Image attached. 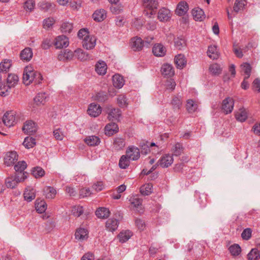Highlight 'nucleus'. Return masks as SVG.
<instances>
[{
    "mask_svg": "<svg viewBox=\"0 0 260 260\" xmlns=\"http://www.w3.org/2000/svg\"><path fill=\"white\" fill-rule=\"evenodd\" d=\"M43 80L41 74L34 70L31 66L25 68L23 74V82L26 85H28L32 82L36 84H39Z\"/></svg>",
    "mask_w": 260,
    "mask_h": 260,
    "instance_id": "1",
    "label": "nucleus"
},
{
    "mask_svg": "<svg viewBox=\"0 0 260 260\" xmlns=\"http://www.w3.org/2000/svg\"><path fill=\"white\" fill-rule=\"evenodd\" d=\"M144 13L149 17L155 14L156 10L159 6L158 0H142Z\"/></svg>",
    "mask_w": 260,
    "mask_h": 260,
    "instance_id": "2",
    "label": "nucleus"
},
{
    "mask_svg": "<svg viewBox=\"0 0 260 260\" xmlns=\"http://www.w3.org/2000/svg\"><path fill=\"white\" fill-rule=\"evenodd\" d=\"M26 172H23V174L21 175V177H20L18 175H11L7 177L5 180V184L8 188H13L15 187L19 182L23 181L26 178L25 175Z\"/></svg>",
    "mask_w": 260,
    "mask_h": 260,
    "instance_id": "3",
    "label": "nucleus"
},
{
    "mask_svg": "<svg viewBox=\"0 0 260 260\" xmlns=\"http://www.w3.org/2000/svg\"><path fill=\"white\" fill-rule=\"evenodd\" d=\"M18 159V155L15 151H10L6 153L4 157V164L7 166H13Z\"/></svg>",
    "mask_w": 260,
    "mask_h": 260,
    "instance_id": "4",
    "label": "nucleus"
},
{
    "mask_svg": "<svg viewBox=\"0 0 260 260\" xmlns=\"http://www.w3.org/2000/svg\"><path fill=\"white\" fill-rule=\"evenodd\" d=\"M4 124L8 126L11 127L15 123V114L14 111L7 112L3 117Z\"/></svg>",
    "mask_w": 260,
    "mask_h": 260,
    "instance_id": "5",
    "label": "nucleus"
},
{
    "mask_svg": "<svg viewBox=\"0 0 260 260\" xmlns=\"http://www.w3.org/2000/svg\"><path fill=\"white\" fill-rule=\"evenodd\" d=\"M74 57L82 61L93 59L92 56L84 51L82 49L78 48L74 52Z\"/></svg>",
    "mask_w": 260,
    "mask_h": 260,
    "instance_id": "6",
    "label": "nucleus"
},
{
    "mask_svg": "<svg viewBox=\"0 0 260 260\" xmlns=\"http://www.w3.org/2000/svg\"><path fill=\"white\" fill-rule=\"evenodd\" d=\"M172 16L171 11L166 8H161L160 9L157 13V18L161 22H167L169 21Z\"/></svg>",
    "mask_w": 260,
    "mask_h": 260,
    "instance_id": "7",
    "label": "nucleus"
},
{
    "mask_svg": "<svg viewBox=\"0 0 260 260\" xmlns=\"http://www.w3.org/2000/svg\"><path fill=\"white\" fill-rule=\"evenodd\" d=\"M96 38L93 36H89L84 38L82 41V46L87 50L92 49L96 44Z\"/></svg>",
    "mask_w": 260,
    "mask_h": 260,
    "instance_id": "8",
    "label": "nucleus"
},
{
    "mask_svg": "<svg viewBox=\"0 0 260 260\" xmlns=\"http://www.w3.org/2000/svg\"><path fill=\"white\" fill-rule=\"evenodd\" d=\"M173 156L170 154H166L161 156L157 164L162 168H168L173 164Z\"/></svg>",
    "mask_w": 260,
    "mask_h": 260,
    "instance_id": "9",
    "label": "nucleus"
},
{
    "mask_svg": "<svg viewBox=\"0 0 260 260\" xmlns=\"http://www.w3.org/2000/svg\"><path fill=\"white\" fill-rule=\"evenodd\" d=\"M126 156L129 159L136 160L140 157V150L136 147L131 146L129 147L126 151Z\"/></svg>",
    "mask_w": 260,
    "mask_h": 260,
    "instance_id": "10",
    "label": "nucleus"
},
{
    "mask_svg": "<svg viewBox=\"0 0 260 260\" xmlns=\"http://www.w3.org/2000/svg\"><path fill=\"white\" fill-rule=\"evenodd\" d=\"M234 100L231 98H228L222 101V109L225 114L231 113L234 107Z\"/></svg>",
    "mask_w": 260,
    "mask_h": 260,
    "instance_id": "11",
    "label": "nucleus"
},
{
    "mask_svg": "<svg viewBox=\"0 0 260 260\" xmlns=\"http://www.w3.org/2000/svg\"><path fill=\"white\" fill-rule=\"evenodd\" d=\"M69 44L68 38L64 36H59L55 39L54 45L56 48H62L67 47Z\"/></svg>",
    "mask_w": 260,
    "mask_h": 260,
    "instance_id": "12",
    "label": "nucleus"
},
{
    "mask_svg": "<svg viewBox=\"0 0 260 260\" xmlns=\"http://www.w3.org/2000/svg\"><path fill=\"white\" fill-rule=\"evenodd\" d=\"M102 112V108L98 104L91 103L89 105L87 110L88 114L92 117H95L99 116Z\"/></svg>",
    "mask_w": 260,
    "mask_h": 260,
    "instance_id": "13",
    "label": "nucleus"
},
{
    "mask_svg": "<svg viewBox=\"0 0 260 260\" xmlns=\"http://www.w3.org/2000/svg\"><path fill=\"white\" fill-rule=\"evenodd\" d=\"M22 131L27 135H32L37 131L35 123L31 120L26 121L22 127Z\"/></svg>",
    "mask_w": 260,
    "mask_h": 260,
    "instance_id": "14",
    "label": "nucleus"
},
{
    "mask_svg": "<svg viewBox=\"0 0 260 260\" xmlns=\"http://www.w3.org/2000/svg\"><path fill=\"white\" fill-rule=\"evenodd\" d=\"M131 46L134 51H140L145 46L144 42L140 37H134L131 40Z\"/></svg>",
    "mask_w": 260,
    "mask_h": 260,
    "instance_id": "15",
    "label": "nucleus"
},
{
    "mask_svg": "<svg viewBox=\"0 0 260 260\" xmlns=\"http://www.w3.org/2000/svg\"><path fill=\"white\" fill-rule=\"evenodd\" d=\"M108 118L110 120H118L121 115L120 109L109 107L108 108Z\"/></svg>",
    "mask_w": 260,
    "mask_h": 260,
    "instance_id": "16",
    "label": "nucleus"
},
{
    "mask_svg": "<svg viewBox=\"0 0 260 260\" xmlns=\"http://www.w3.org/2000/svg\"><path fill=\"white\" fill-rule=\"evenodd\" d=\"M188 10V6L185 1L180 2L177 6L175 13L179 16H183L186 14Z\"/></svg>",
    "mask_w": 260,
    "mask_h": 260,
    "instance_id": "17",
    "label": "nucleus"
},
{
    "mask_svg": "<svg viewBox=\"0 0 260 260\" xmlns=\"http://www.w3.org/2000/svg\"><path fill=\"white\" fill-rule=\"evenodd\" d=\"M88 234V232L87 229L80 228L77 229L75 236L76 239L80 241H83L87 239Z\"/></svg>",
    "mask_w": 260,
    "mask_h": 260,
    "instance_id": "18",
    "label": "nucleus"
},
{
    "mask_svg": "<svg viewBox=\"0 0 260 260\" xmlns=\"http://www.w3.org/2000/svg\"><path fill=\"white\" fill-rule=\"evenodd\" d=\"M85 143L89 146H98L101 143L100 138L96 136H89L84 139Z\"/></svg>",
    "mask_w": 260,
    "mask_h": 260,
    "instance_id": "19",
    "label": "nucleus"
},
{
    "mask_svg": "<svg viewBox=\"0 0 260 260\" xmlns=\"http://www.w3.org/2000/svg\"><path fill=\"white\" fill-rule=\"evenodd\" d=\"M107 16V13L104 9L96 10L92 14L93 19L97 22L103 21Z\"/></svg>",
    "mask_w": 260,
    "mask_h": 260,
    "instance_id": "20",
    "label": "nucleus"
},
{
    "mask_svg": "<svg viewBox=\"0 0 260 260\" xmlns=\"http://www.w3.org/2000/svg\"><path fill=\"white\" fill-rule=\"evenodd\" d=\"M107 69L106 63L104 61H99L95 66L96 72L100 75H105L106 73Z\"/></svg>",
    "mask_w": 260,
    "mask_h": 260,
    "instance_id": "21",
    "label": "nucleus"
},
{
    "mask_svg": "<svg viewBox=\"0 0 260 260\" xmlns=\"http://www.w3.org/2000/svg\"><path fill=\"white\" fill-rule=\"evenodd\" d=\"M161 74L167 77H171L174 75V71L173 67L168 63L162 65L161 68Z\"/></svg>",
    "mask_w": 260,
    "mask_h": 260,
    "instance_id": "22",
    "label": "nucleus"
},
{
    "mask_svg": "<svg viewBox=\"0 0 260 260\" xmlns=\"http://www.w3.org/2000/svg\"><path fill=\"white\" fill-rule=\"evenodd\" d=\"M74 56V52L71 51L66 50L61 51L58 55V59L59 60H70Z\"/></svg>",
    "mask_w": 260,
    "mask_h": 260,
    "instance_id": "23",
    "label": "nucleus"
},
{
    "mask_svg": "<svg viewBox=\"0 0 260 260\" xmlns=\"http://www.w3.org/2000/svg\"><path fill=\"white\" fill-rule=\"evenodd\" d=\"M118 125L115 123H110L105 126V134L108 136H111L118 131Z\"/></svg>",
    "mask_w": 260,
    "mask_h": 260,
    "instance_id": "24",
    "label": "nucleus"
},
{
    "mask_svg": "<svg viewBox=\"0 0 260 260\" xmlns=\"http://www.w3.org/2000/svg\"><path fill=\"white\" fill-rule=\"evenodd\" d=\"M131 204L133 206L134 209L140 212L141 209L142 201L137 196L131 197L129 199Z\"/></svg>",
    "mask_w": 260,
    "mask_h": 260,
    "instance_id": "25",
    "label": "nucleus"
},
{
    "mask_svg": "<svg viewBox=\"0 0 260 260\" xmlns=\"http://www.w3.org/2000/svg\"><path fill=\"white\" fill-rule=\"evenodd\" d=\"M192 15L196 21H201L205 18L203 10L199 8L193 9L192 10Z\"/></svg>",
    "mask_w": 260,
    "mask_h": 260,
    "instance_id": "26",
    "label": "nucleus"
},
{
    "mask_svg": "<svg viewBox=\"0 0 260 260\" xmlns=\"http://www.w3.org/2000/svg\"><path fill=\"white\" fill-rule=\"evenodd\" d=\"M118 223V220L114 218H110L106 223V229L109 231L113 232L117 230Z\"/></svg>",
    "mask_w": 260,
    "mask_h": 260,
    "instance_id": "27",
    "label": "nucleus"
},
{
    "mask_svg": "<svg viewBox=\"0 0 260 260\" xmlns=\"http://www.w3.org/2000/svg\"><path fill=\"white\" fill-rule=\"evenodd\" d=\"M152 52L155 56H163L165 55L166 50L161 44H158L154 46Z\"/></svg>",
    "mask_w": 260,
    "mask_h": 260,
    "instance_id": "28",
    "label": "nucleus"
},
{
    "mask_svg": "<svg viewBox=\"0 0 260 260\" xmlns=\"http://www.w3.org/2000/svg\"><path fill=\"white\" fill-rule=\"evenodd\" d=\"M19 81L18 76L14 74H10L8 75L7 79V84L11 88L14 87Z\"/></svg>",
    "mask_w": 260,
    "mask_h": 260,
    "instance_id": "29",
    "label": "nucleus"
},
{
    "mask_svg": "<svg viewBox=\"0 0 260 260\" xmlns=\"http://www.w3.org/2000/svg\"><path fill=\"white\" fill-rule=\"evenodd\" d=\"M32 51L30 48H25L20 53L21 59L24 61H29L32 57Z\"/></svg>",
    "mask_w": 260,
    "mask_h": 260,
    "instance_id": "30",
    "label": "nucleus"
},
{
    "mask_svg": "<svg viewBox=\"0 0 260 260\" xmlns=\"http://www.w3.org/2000/svg\"><path fill=\"white\" fill-rule=\"evenodd\" d=\"M112 80L114 86L117 88H121L124 85V79L123 77L119 74L114 75L113 76Z\"/></svg>",
    "mask_w": 260,
    "mask_h": 260,
    "instance_id": "31",
    "label": "nucleus"
},
{
    "mask_svg": "<svg viewBox=\"0 0 260 260\" xmlns=\"http://www.w3.org/2000/svg\"><path fill=\"white\" fill-rule=\"evenodd\" d=\"M44 195L47 199H54L56 194V189L51 186H46L44 188Z\"/></svg>",
    "mask_w": 260,
    "mask_h": 260,
    "instance_id": "32",
    "label": "nucleus"
},
{
    "mask_svg": "<svg viewBox=\"0 0 260 260\" xmlns=\"http://www.w3.org/2000/svg\"><path fill=\"white\" fill-rule=\"evenodd\" d=\"M176 67L179 69H183L186 64V60L184 55L181 54L176 55L174 59Z\"/></svg>",
    "mask_w": 260,
    "mask_h": 260,
    "instance_id": "33",
    "label": "nucleus"
},
{
    "mask_svg": "<svg viewBox=\"0 0 260 260\" xmlns=\"http://www.w3.org/2000/svg\"><path fill=\"white\" fill-rule=\"evenodd\" d=\"M96 216L100 218H107L109 216L110 211L105 207H100L95 211Z\"/></svg>",
    "mask_w": 260,
    "mask_h": 260,
    "instance_id": "34",
    "label": "nucleus"
},
{
    "mask_svg": "<svg viewBox=\"0 0 260 260\" xmlns=\"http://www.w3.org/2000/svg\"><path fill=\"white\" fill-rule=\"evenodd\" d=\"M35 197L36 193L34 189L28 187L25 189L24 192V198L26 201L30 202L35 198Z\"/></svg>",
    "mask_w": 260,
    "mask_h": 260,
    "instance_id": "35",
    "label": "nucleus"
},
{
    "mask_svg": "<svg viewBox=\"0 0 260 260\" xmlns=\"http://www.w3.org/2000/svg\"><path fill=\"white\" fill-rule=\"evenodd\" d=\"M47 98L45 93H39L34 98V102L37 106L44 105L46 102Z\"/></svg>",
    "mask_w": 260,
    "mask_h": 260,
    "instance_id": "36",
    "label": "nucleus"
},
{
    "mask_svg": "<svg viewBox=\"0 0 260 260\" xmlns=\"http://www.w3.org/2000/svg\"><path fill=\"white\" fill-rule=\"evenodd\" d=\"M207 54L208 56L213 59L218 58L219 54L217 50V47L215 45H211L209 46L207 51Z\"/></svg>",
    "mask_w": 260,
    "mask_h": 260,
    "instance_id": "37",
    "label": "nucleus"
},
{
    "mask_svg": "<svg viewBox=\"0 0 260 260\" xmlns=\"http://www.w3.org/2000/svg\"><path fill=\"white\" fill-rule=\"evenodd\" d=\"M246 5L245 0H236L233 7L235 12L238 13L243 10Z\"/></svg>",
    "mask_w": 260,
    "mask_h": 260,
    "instance_id": "38",
    "label": "nucleus"
},
{
    "mask_svg": "<svg viewBox=\"0 0 260 260\" xmlns=\"http://www.w3.org/2000/svg\"><path fill=\"white\" fill-rule=\"evenodd\" d=\"M132 236V233L129 230H126L121 232L118 235V238L120 242L124 243L127 241Z\"/></svg>",
    "mask_w": 260,
    "mask_h": 260,
    "instance_id": "39",
    "label": "nucleus"
},
{
    "mask_svg": "<svg viewBox=\"0 0 260 260\" xmlns=\"http://www.w3.org/2000/svg\"><path fill=\"white\" fill-rule=\"evenodd\" d=\"M186 107V109L189 113H193L197 110L198 105L192 100L189 99L187 101Z\"/></svg>",
    "mask_w": 260,
    "mask_h": 260,
    "instance_id": "40",
    "label": "nucleus"
},
{
    "mask_svg": "<svg viewBox=\"0 0 260 260\" xmlns=\"http://www.w3.org/2000/svg\"><path fill=\"white\" fill-rule=\"evenodd\" d=\"M235 117L239 121H244L247 118V112L245 109H240L236 112Z\"/></svg>",
    "mask_w": 260,
    "mask_h": 260,
    "instance_id": "41",
    "label": "nucleus"
},
{
    "mask_svg": "<svg viewBox=\"0 0 260 260\" xmlns=\"http://www.w3.org/2000/svg\"><path fill=\"white\" fill-rule=\"evenodd\" d=\"M248 260H258L260 258V252L257 248H253L247 255Z\"/></svg>",
    "mask_w": 260,
    "mask_h": 260,
    "instance_id": "42",
    "label": "nucleus"
},
{
    "mask_svg": "<svg viewBox=\"0 0 260 260\" xmlns=\"http://www.w3.org/2000/svg\"><path fill=\"white\" fill-rule=\"evenodd\" d=\"M183 147L181 144L179 143H176L172 148L173 155L174 156H179L183 151Z\"/></svg>",
    "mask_w": 260,
    "mask_h": 260,
    "instance_id": "43",
    "label": "nucleus"
},
{
    "mask_svg": "<svg viewBox=\"0 0 260 260\" xmlns=\"http://www.w3.org/2000/svg\"><path fill=\"white\" fill-rule=\"evenodd\" d=\"M222 68L217 63H213L210 65L209 71L211 74L215 76L219 75L221 74Z\"/></svg>",
    "mask_w": 260,
    "mask_h": 260,
    "instance_id": "44",
    "label": "nucleus"
},
{
    "mask_svg": "<svg viewBox=\"0 0 260 260\" xmlns=\"http://www.w3.org/2000/svg\"><path fill=\"white\" fill-rule=\"evenodd\" d=\"M35 207L38 213H42L44 212L47 209V204L43 200L40 201H36Z\"/></svg>",
    "mask_w": 260,
    "mask_h": 260,
    "instance_id": "45",
    "label": "nucleus"
},
{
    "mask_svg": "<svg viewBox=\"0 0 260 260\" xmlns=\"http://www.w3.org/2000/svg\"><path fill=\"white\" fill-rule=\"evenodd\" d=\"M242 72H243L245 75V79H247L250 76L251 71V67L250 64L245 62L241 64V66Z\"/></svg>",
    "mask_w": 260,
    "mask_h": 260,
    "instance_id": "46",
    "label": "nucleus"
},
{
    "mask_svg": "<svg viewBox=\"0 0 260 260\" xmlns=\"http://www.w3.org/2000/svg\"><path fill=\"white\" fill-rule=\"evenodd\" d=\"M113 145L116 150H121L125 146V141L123 138H116L114 140Z\"/></svg>",
    "mask_w": 260,
    "mask_h": 260,
    "instance_id": "47",
    "label": "nucleus"
},
{
    "mask_svg": "<svg viewBox=\"0 0 260 260\" xmlns=\"http://www.w3.org/2000/svg\"><path fill=\"white\" fill-rule=\"evenodd\" d=\"M23 145L27 149L32 148L36 145V140L32 137H27L25 138Z\"/></svg>",
    "mask_w": 260,
    "mask_h": 260,
    "instance_id": "48",
    "label": "nucleus"
},
{
    "mask_svg": "<svg viewBox=\"0 0 260 260\" xmlns=\"http://www.w3.org/2000/svg\"><path fill=\"white\" fill-rule=\"evenodd\" d=\"M152 186L151 184L148 183L142 186L140 188L141 193L144 196L150 194L152 191Z\"/></svg>",
    "mask_w": 260,
    "mask_h": 260,
    "instance_id": "49",
    "label": "nucleus"
},
{
    "mask_svg": "<svg viewBox=\"0 0 260 260\" xmlns=\"http://www.w3.org/2000/svg\"><path fill=\"white\" fill-rule=\"evenodd\" d=\"M129 159L126 155H122L119 161V166L120 168L126 169L129 165Z\"/></svg>",
    "mask_w": 260,
    "mask_h": 260,
    "instance_id": "50",
    "label": "nucleus"
},
{
    "mask_svg": "<svg viewBox=\"0 0 260 260\" xmlns=\"http://www.w3.org/2000/svg\"><path fill=\"white\" fill-rule=\"evenodd\" d=\"M108 99L107 93L104 91H100L98 92L94 96V99L99 102H104Z\"/></svg>",
    "mask_w": 260,
    "mask_h": 260,
    "instance_id": "51",
    "label": "nucleus"
},
{
    "mask_svg": "<svg viewBox=\"0 0 260 260\" xmlns=\"http://www.w3.org/2000/svg\"><path fill=\"white\" fill-rule=\"evenodd\" d=\"M11 66V60L5 59L0 63V71L7 72Z\"/></svg>",
    "mask_w": 260,
    "mask_h": 260,
    "instance_id": "52",
    "label": "nucleus"
},
{
    "mask_svg": "<svg viewBox=\"0 0 260 260\" xmlns=\"http://www.w3.org/2000/svg\"><path fill=\"white\" fill-rule=\"evenodd\" d=\"M73 28V25L72 23L64 22L61 24L60 30L63 33H70L72 30Z\"/></svg>",
    "mask_w": 260,
    "mask_h": 260,
    "instance_id": "53",
    "label": "nucleus"
},
{
    "mask_svg": "<svg viewBox=\"0 0 260 260\" xmlns=\"http://www.w3.org/2000/svg\"><path fill=\"white\" fill-rule=\"evenodd\" d=\"M55 22V20L52 17H48L45 19L43 22V28L48 29L52 27Z\"/></svg>",
    "mask_w": 260,
    "mask_h": 260,
    "instance_id": "54",
    "label": "nucleus"
},
{
    "mask_svg": "<svg viewBox=\"0 0 260 260\" xmlns=\"http://www.w3.org/2000/svg\"><path fill=\"white\" fill-rule=\"evenodd\" d=\"M55 5L53 3H51L47 2H43L40 3L39 7L42 10L44 11H48L49 10L53 8Z\"/></svg>",
    "mask_w": 260,
    "mask_h": 260,
    "instance_id": "55",
    "label": "nucleus"
},
{
    "mask_svg": "<svg viewBox=\"0 0 260 260\" xmlns=\"http://www.w3.org/2000/svg\"><path fill=\"white\" fill-rule=\"evenodd\" d=\"M32 174L35 178L41 177L44 175L45 171L42 168L37 167L33 169Z\"/></svg>",
    "mask_w": 260,
    "mask_h": 260,
    "instance_id": "56",
    "label": "nucleus"
},
{
    "mask_svg": "<svg viewBox=\"0 0 260 260\" xmlns=\"http://www.w3.org/2000/svg\"><path fill=\"white\" fill-rule=\"evenodd\" d=\"M27 165L24 161H20L14 166V169L16 172L21 173L26 168Z\"/></svg>",
    "mask_w": 260,
    "mask_h": 260,
    "instance_id": "57",
    "label": "nucleus"
},
{
    "mask_svg": "<svg viewBox=\"0 0 260 260\" xmlns=\"http://www.w3.org/2000/svg\"><path fill=\"white\" fill-rule=\"evenodd\" d=\"M83 207L81 206H75L72 209L73 215L76 217H79L83 213Z\"/></svg>",
    "mask_w": 260,
    "mask_h": 260,
    "instance_id": "58",
    "label": "nucleus"
},
{
    "mask_svg": "<svg viewBox=\"0 0 260 260\" xmlns=\"http://www.w3.org/2000/svg\"><path fill=\"white\" fill-rule=\"evenodd\" d=\"M229 250L233 255H238L241 252V247L238 244H234L230 247Z\"/></svg>",
    "mask_w": 260,
    "mask_h": 260,
    "instance_id": "59",
    "label": "nucleus"
},
{
    "mask_svg": "<svg viewBox=\"0 0 260 260\" xmlns=\"http://www.w3.org/2000/svg\"><path fill=\"white\" fill-rule=\"evenodd\" d=\"M171 104L174 109H179L182 104V101L180 97L178 96H174L171 102Z\"/></svg>",
    "mask_w": 260,
    "mask_h": 260,
    "instance_id": "60",
    "label": "nucleus"
},
{
    "mask_svg": "<svg viewBox=\"0 0 260 260\" xmlns=\"http://www.w3.org/2000/svg\"><path fill=\"white\" fill-rule=\"evenodd\" d=\"M11 87H9L8 85H1L0 86V95L2 96H6L10 92V90Z\"/></svg>",
    "mask_w": 260,
    "mask_h": 260,
    "instance_id": "61",
    "label": "nucleus"
},
{
    "mask_svg": "<svg viewBox=\"0 0 260 260\" xmlns=\"http://www.w3.org/2000/svg\"><path fill=\"white\" fill-rule=\"evenodd\" d=\"M117 102L118 106L121 108L127 106L126 99L124 95H119L117 99Z\"/></svg>",
    "mask_w": 260,
    "mask_h": 260,
    "instance_id": "62",
    "label": "nucleus"
},
{
    "mask_svg": "<svg viewBox=\"0 0 260 260\" xmlns=\"http://www.w3.org/2000/svg\"><path fill=\"white\" fill-rule=\"evenodd\" d=\"M174 44L175 47L179 50H181L185 46V41L184 39L177 38L175 39Z\"/></svg>",
    "mask_w": 260,
    "mask_h": 260,
    "instance_id": "63",
    "label": "nucleus"
},
{
    "mask_svg": "<svg viewBox=\"0 0 260 260\" xmlns=\"http://www.w3.org/2000/svg\"><path fill=\"white\" fill-rule=\"evenodd\" d=\"M252 231L250 229H245L241 234V237L244 240H248L251 237Z\"/></svg>",
    "mask_w": 260,
    "mask_h": 260,
    "instance_id": "64",
    "label": "nucleus"
}]
</instances>
